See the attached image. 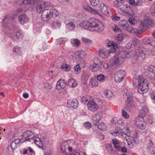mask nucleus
<instances>
[{"instance_id":"1","label":"nucleus","mask_w":155,"mask_h":155,"mask_svg":"<svg viewBox=\"0 0 155 155\" xmlns=\"http://www.w3.org/2000/svg\"><path fill=\"white\" fill-rule=\"evenodd\" d=\"M80 25L90 31L99 33L102 32L104 29L103 24L94 18H91L89 21H82L80 22Z\"/></svg>"},{"instance_id":"2","label":"nucleus","mask_w":155,"mask_h":155,"mask_svg":"<svg viewBox=\"0 0 155 155\" xmlns=\"http://www.w3.org/2000/svg\"><path fill=\"white\" fill-rule=\"evenodd\" d=\"M133 84L134 86L138 87L137 91L140 93L143 94L148 91V81L147 80L141 77H139L137 78H134L133 79Z\"/></svg>"},{"instance_id":"3","label":"nucleus","mask_w":155,"mask_h":155,"mask_svg":"<svg viewBox=\"0 0 155 155\" xmlns=\"http://www.w3.org/2000/svg\"><path fill=\"white\" fill-rule=\"evenodd\" d=\"M152 24V22L151 20L148 19L144 20L140 22L139 26L140 29L134 28L132 33L134 35L140 34L150 27Z\"/></svg>"},{"instance_id":"4","label":"nucleus","mask_w":155,"mask_h":155,"mask_svg":"<svg viewBox=\"0 0 155 155\" xmlns=\"http://www.w3.org/2000/svg\"><path fill=\"white\" fill-rule=\"evenodd\" d=\"M118 12L119 14L127 17L133 16L134 15V11L131 7L124 4L118 9Z\"/></svg>"},{"instance_id":"5","label":"nucleus","mask_w":155,"mask_h":155,"mask_svg":"<svg viewBox=\"0 0 155 155\" xmlns=\"http://www.w3.org/2000/svg\"><path fill=\"white\" fill-rule=\"evenodd\" d=\"M124 97L126 99V107L128 110H130L134 106L132 97L129 93L125 92L123 94Z\"/></svg>"},{"instance_id":"6","label":"nucleus","mask_w":155,"mask_h":155,"mask_svg":"<svg viewBox=\"0 0 155 155\" xmlns=\"http://www.w3.org/2000/svg\"><path fill=\"white\" fill-rule=\"evenodd\" d=\"M126 130V132H123V134H121V135L123 137H124V135L127 136L128 137V139H126L127 144L130 146V148H132L135 144L136 141L134 138L130 136V130L129 128H127ZM124 137L125 138H126V136Z\"/></svg>"},{"instance_id":"7","label":"nucleus","mask_w":155,"mask_h":155,"mask_svg":"<svg viewBox=\"0 0 155 155\" xmlns=\"http://www.w3.org/2000/svg\"><path fill=\"white\" fill-rule=\"evenodd\" d=\"M123 59L118 55L114 56L110 60V63L112 68H114L122 64L124 61Z\"/></svg>"},{"instance_id":"8","label":"nucleus","mask_w":155,"mask_h":155,"mask_svg":"<svg viewBox=\"0 0 155 155\" xmlns=\"http://www.w3.org/2000/svg\"><path fill=\"white\" fill-rule=\"evenodd\" d=\"M50 7H52L51 5ZM49 8H46L42 12L41 16L43 20L45 21H49L53 17L52 12H51V7Z\"/></svg>"},{"instance_id":"9","label":"nucleus","mask_w":155,"mask_h":155,"mask_svg":"<svg viewBox=\"0 0 155 155\" xmlns=\"http://www.w3.org/2000/svg\"><path fill=\"white\" fill-rule=\"evenodd\" d=\"M125 72L123 70H119L116 72L114 75L115 81L116 82H120L124 79Z\"/></svg>"},{"instance_id":"10","label":"nucleus","mask_w":155,"mask_h":155,"mask_svg":"<svg viewBox=\"0 0 155 155\" xmlns=\"http://www.w3.org/2000/svg\"><path fill=\"white\" fill-rule=\"evenodd\" d=\"M51 4L49 2H43L40 4H38L36 7V10L38 13H41L47 8H50Z\"/></svg>"},{"instance_id":"11","label":"nucleus","mask_w":155,"mask_h":155,"mask_svg":"<svg viewBox=\"0 0 155 155\" xmlns=\"http://www.w3.org/2000/svg\"><path fill=\"white\" fill-rule=\"evenodd\" d=\"M135 124L138 127L142 129H145L146 126V124L143 121V118L140 116L136 118Z\"/></svg>"},{"instance_id":"12","label":"nucleus","mask_w":155,"mask_h":155,"mask_svg":"<svg viewBox=\"0 0 155 155\" xmlns=\"http://www.w3.org/2000/svg\"><path fill=\"white\" fill-rule=\"evenodd\" d=\"M114 51L113 49H100L98 51V54L102 58H106L108 57L110 53L114 52Z\"/></svg>"},{"instance_id":"13","label":"nucleus","mask_w":155,"mask_h":155,"mask_svg":"<svg viewBox=\"0 0 155 155\" xmlns=\"http://www.w3.org/2000/svg\"><path fill=\"white\" fill-rule=\"evenodd\" d=\"M87 107L88 109L92 111H96L98 109V106L94 101L93 99L88 102L87 103Z\"/></svg>"},{"instance_id":"14","label":"nucleus","mask_w":155,"mask_h":155,"mask_svg":"<svg viewBox=\"0 0 155 155\" xmlns=\"http://www.w3.org/2000/svg\"><path fill=\"white\" fill-rule=\"evenodd\" d=\"M22 136L24 137L22 139H25V141H29L30 139L33 138V133L30 130H27L23 132L22 135Z\"/></svg>"},{"instance_id":"15","label":"nucleus","mask_w":155,"mask_h":155,"mask_svg":"<svg viewBox=\"0 0 155 155\" xmlns=\"http://www.w3.org/2000/svg\"><path fill=\"white\" fill-rule=\"evenodd\" d=\"M40 0H17V4L21 5H24L31 3L35 4L37 3Z\"/></svg>"},{"instance_id":"16","label":"nucleus","mask_w":155,"mask_h":155,"mask_svg":"<svg viewBox=\"0 0 155 155\" xmlns=\"http://www.w3.org/2000/svg\"><path fill=\"white\" fill-rule=\"evenodd\" d=\"M103 116L102 112L98 111L93 117V122L94 125H96L101 119Z\"/></svg>"},{"instance_id":"17","label":"nucleus","mask_w":155,"mask_h":155,"mask_svg":"<svg viewBox=\"0 0 155 155\" xmlns=\"http://www.w3.org/2000/svg\"><path fill=\"white\" fill-rule=\"evenodd\" d=\"M99 9L101 12L103 14L107 15L109 12V9L104 3H101L99 5Z\"/></svg>"},{"instance_id":"18","label":"nucleus","mask_w":155,"mask_h":155,"mask_svg":"<svg viewBox=\"0 0 155 155\" xmlns=\"http://www.w3.org/2000/svg\"><path fill=\"white\" fill-rule=\"evenodd\" d=\"M78 102L77 99H70L68 101L67 106L69 107L76 109L78 107Z\"/></svg>"},{"instance_id":"19","label":"nucleus","mask_w":155,"mask_h":155,"mask_svg":"<svg viewBox=\"0 0 155 155\" xmlns=\"http://www.w3.org/2000/svg\"><path fill=\"white\" fill-rule=\"evenodd\" d=\"M61 149L62 152L65 154L68 153L66 150L67 149H68L69 151L71 152L73 150L72 147L69 146L66 142L62 143L61 145Z\"/></svg>"},{"instance_id":"20","label":"nucleus","mask_w":155,"mask_h":155,"mask_svg":"<svg viewBox=\"0 0 155 155\" xmlns=\"http://www.w3.org/2000/svg\"><path fill=\"white\" fill-rule=\"evenodd\" d=\"M89 68L92 71L96 72L99 70L102 71V70L104 69L103 63L101 64L99 66L98 64H91Z\"/></svg>"},{"instance_id":"21","label":"nucleus","mask_w":155,"mask_h":155,"mask_svg":"<svg viewBox=\"0 0 155 155\" xmlns=\"http://www.w3.org/2000/svg\"><path fill=\"white\" fill-rule=\"evenodd\" d=\"M66 85V83L64 79L60 80L58 81L56 86V88L58 90L64 89Z\"/></svg>"},{"instance_id":"22","label":"nucleus","mask_w":155,"mask_h":155,"mask_svg":"<svg viewBox=\"0 0 155 155\" xmlns=\"http://www.w3.org/2000/svg\"><path fill=\"white\" fill-rule=\"evenodd\" d=\"M18 19L20 23L24 24L28 21L29 18L25 14H21L19 16Z\"/></svg>"},{"instance_id":"23","label":"nucleus","mask_w":155,"mask_h":155,"mask_svg":"<svg viewBox=\"0 0 155 155\" xmlns=\"http://www.w3.org/2000/svg\"><path fill=\"white\" fill-rule=\"evenodd\" d=\"M145 48H141L137 52L136 54L138 56V60L141 61L144 58L145 55Z\"/></svg>"},{"instance_id":"24","label":"nucleus","mask_w":155,"mask_h":155,"mask_svg":"<svg viewBox=\"0 0 155 155\" xmlns=\"http://www.w3.org/2000/svg\"><path fill=\"white\" fill-rule=\"evenodd\" d=\"M25 140L24 139H16L13 141L11 145V147L13 150L19 146V144L21 143L25 142Z\"/></svg>"},{"instance_id":"25","label":"nucleus","mask_w":155,"mask_h":155,"mask_svg":"<svg viewBox=\"0 0 155 155\" xmlns=\"http://www.w3.org/2000/svg\"><path fill=\"white\" fill-rule=\"evenodd\" d=\"M124 3V0H115L114 1L113 5L115 8H120Z\"/></svg>"},{"instance_id":"26","label":"nucleus","mask_w":155,"mask_h":155,"mask_svg":"<svg viewBox=\"0 0 155 155\" xmlns=\"http://www.w3.org/2000/svg\"><path fill=\"white\" fill-rule=\"evenodd\" d=\"M91 100H93L92 97L89 95H85L81 98V101L84 104L88 103Z\"/></svg>"},{"instance_id":"27","label":"nucleus","mask_w":155,"mask_h":155,"mask_svg":"<svg viewBox=\"0 0 155 155\" xmlns=\"http://www.w3.org/2000/svg\"><path fill=\"white\" fill-rule=\"evenodd\" d=\"M107 46L108 47L112 46L114 48V49H113L115 51V49L116 48H118L119 47V45L118 43H117L114 42V41H108L107 43Z\"/></svg>"},{"instance_id":"28","label":"nucleus","mask_w":155,"mask_h":155,"mask_svg":"<svg viewBox=\"0 0 155 155\" xmlns=\"http://www.w3.org/2000/svg\"><path fill=\"white\" fill-rule=\"evenodd\" d=\"M112 142L114 145V148L117 150L120 151L121 150V147L119 143V141L116 139H113Z\"/></svg>"},{"instance_id":"29","label":"nucleus","mask_w":155,"mask_h":155,"mask_svg":"<svg viewBox=\"0 0 155 155\" xmlns=\"http://www.w3.org/2000/svg\"><path fill=\"white\" fill-rule=\"evenodd\" d=\"M68 85L71 87H75L77 86L78 84L75 79L71 78L69 80Z\"/></svg>"},{"instance_id":"30","label":"nucleus","mask_w":155,"mask_h":155,"mask_svg":"<svg viewBox=\"0 0 155 155\" xmlns=\"http://www.w3.org/2000/svg\"><path fill=\"white\" fill-rule=\"evenodd\" d=\"M97 80L100 83L104 82L106 81L107 77L102 74H100L97 76Z\"/></svg>"},{"instance_id":"31","label":"nucleus","mask_w":155,"mask_h":155,"mask_svg":"<svg viewBox=\"0 0 155 155\" xmlns=\"http://www.w3.org/2000/svg\"><path fill=\"white\" fill-rule=\"evenodd\" d=\"M23 150V153L24 155L28 153H29L30 155H35V152L30 147L27 149H24Z\"/></svg>"},{"instance_id":"32","label":"nucleus","mask_w":155,"mask_h":155,"mask_svg":"<svg viewBox=\"0 0 155 155\" xmlns=\"http://www.w3.org/2000/svg\"><path fill=\"white\" fill-rule=\"evenodd\" d=\"M75 54L80 58H84L86 55L85 51L82 50H79L76 51Z\"/></svg>"},{"instance_id":"33","label":"nucleus","mask_w":155,"mask_h":155,"mask_svg":"<svg viewBox=\"0 0 155 155\" xmlns=\"http://www.w3.org/2000/svg\"><path fill=\"white\" fill-rule=\"evenodd\" d=\"M122 130L120 127H117L114 131H110L111 134L114 136H117L119 135L121 132Z\"/></svg>"},{"instance_id":"34","label":"nucleus","mask_w":155,"mask_h":155,"mask_svg":"<svg viewBox=\"0 0 155 155\" xmlns=\"http://www.w3.org/2000/svg\"><path fill=\"white\" fill-rule=\"evenodd\" d=\"M89 76L86 72H84L82 75L81 81L83 83L85 84Z\"/></svg>"},{"instance_id":"35","label":"nucleus","mask_w":155,"mask_h":155,"mask_svg":"<svg viewBox=\"0 0 155 155\" xmlns=\"http://www.w3.org/2000/svg\"><path fill=\"white\" fill-rule=\"evenodd\" d=\"M65 27L71 31L74 30L75 28V25L72 22L67 23Z\"/></svg>"},{"instance_id":"36","label":"nucleus","mask_w":155,"mask_h":155,"mask_svg":"<svg viewBox=\"0 0 155 155\" xmlns=\"http://www.w3.org/2000/svg\"><path fill=\"white\" fill-rule=\"evenodd\" d=\"M104 94L109 99L112 98L114 97V95L110 90L106 91Z\"/></svg>"},{"instance_id":"37","label":"nucleus","mask_w":155,"mask_h":155,"mask_svg":"<svg viewBox=\"0 0 155 155\" xmlns=\"http://www.w3.org/2000/svg\"><path fill=\"white\" fill-rule=\"evenodd\" d=\"M121 26L123 27L124 29H126L129 32L132 33L133 29L132 27L128 26V25L127 24H123Z\"/></svg>"},{"instance_id":"38","label":"nucleus","mask_w":155,"mask_h":155,"mask_svg":"<svg viewBox=\"0 0 155 155\" xmlns=\"http://www.w3.org/2000/svg\"><path fill=\"white\" fill-rule=\"evenodd\" d=\"M42 24L41 23H36L34 24V28L36 31L40 30L42 27Z\"/></svg>"},{"instance_id":"39","label":"nucleus","mask_w":155,"mask_h":155,"mask_svg":"<svg viewBox=\"0 0 155 155\" xmlns=\"http://www.w3.org/2000/svg\"><path fill=\"white\" fill-rule=\"evenodd\" d=\"M97 127L101 130L104 131L106 129L107 126L104 123L101 122L98 125Z\"/></svg>"},{"instance_id":"40","label":"nucleus","mask_w":155,"mask_h":155,"mask_svg":"<svg viewBox=\"0 0 155 155\" xmlns=\"http://www.w3.org/2000/svg\"><path fill=\"white\" fill-rule=\"evenodd\" d=\"M24 36L22 31L21 30L17 31L15 34V37L17 39H19L22 38Z\"/></svg>"},{"instance_id":"41","label":"nucleus","mask_w":155,"mask_h":155,"mask_svg":"<svg viewBox=\"0 0 155 155\" xmlns=\"http://www.w3.org/2000/svg\"><path fill=\"white\" fill-rule=\"evenodd\" d=\"M61 68L62 70H64L66 71H69L71 69L70 66L66 64H63L61 66Z\"/></svg>"},{"instance_id":"42","label":"nucleus","mask_w":155,"mask_h":155,"mask_svg":"<svg viewBox=\"0 0 155 155\" xmlns=\"http://www.w3.org/2000/svg\"><path fill=\"white\" fill-rule=\"evenodd\" d=\"M61 23L58 21H53L52 23V27L54 28H58L61 26Z\"/></svg>"},{"instance_id":"43","label":"nucleus","mask_w":155,"mask_h":155,"mask_svg":"<svg viewBox=\"0 0 155 155\" xmlns=\"http://www.w3.org/2000/svg\"><path fill=\"white\" fill-rule=\"evenodd\" d=\"M90 84L92 87H95L98 86V83L96 80L94 78H91L90 80Z\"/></svg>"},{"instance_id":"44","label":"nucleus","mask_w":155,"mask_h":155,"mask_svg":"<svg viewBox=\"0 0 155 155\" xmlns=\"http://www.w3.org/2000/svg\"><path fill=\"white\" fill-rule=\"evenodd\" d=\"M71 42L73 45H74L76 46H79L81 45L80 41L77 39H74L72 40Z\"/></svg>"},{"instance_id":"45","label":"nucleus","mask_w":155,"mask_h":155,"mask_svg":"<svg viewBox=\"0 0 155 155\" xmlns=\"http://www.w3.org/2000/svg\"><path fill=\"white\" fill-rule=\"evenodd\" d=\"M10 21V20L8 15L6 16L2 20V22L4 25H7V23L9 22Z\"/></svg>"},{"instance_id":"46","label":"nucleus","mask_w":155,"mask_h":155,"mask_svg":"<svg viewBox=\"0 0 155 155\" xmlns=\"http://www.w3.org/2000/svg\"><path fill=\"white\" fill-rule=\"evenodd\" d=\"M13 51H14L17 53L18 54H21V49L19 46H16L15 47L13 48Z\"/></svg>"},{"instance_id":"47","label":"nucleus","mask_w":155,"mask_h":155,"mask_svg":"<svg viewBox=\"0 0 155 155\" xmlns=\"http://www.w3.org/2000/svg\"><path fill=\"white\" fill-rule=\"evenodd\" d=\"M89 2L93 6H96L100 3L99 0H89Z\"/></svg>"},{"instance_id":"48","label":"nucleus","mask_w":155,"mask_h":155,"mask_svg":"<svg viewBox=\"0 0 155 155\" xmlns=\"http://www.w3.org/2000/svg\"><path fill=\"white\" fill-rule=\"evenodd\" d=\"M82 41L84 44H91L92 43V41L90 39L84 38H82Z\"/></svg>"},{"instance_id":"49","label":"nucleus","mask_w":155,"mask_h":155,"mask_svg":"<svg viewBox=\"0 0 155 155\" xmlns=\"http://www.w3.org/2000/svg\"><path fill=\"white\" fill-rule=\"evenodd\" d=\"M147 69L148 71L155 74V67L152 65L149 66L147 67Z\"/></svg>"},{"instance_id":"50","label":"nucleus","mask_w":155,"mask_h":155,"mask_svg":"<svg viewBox=\"0 0 155 155\" xmlns=\"http://www.w3.org/2000/svg\"><path fill=\"white\" fill-rule=\"evenodd\" d=\"M66 41V39L65 38H61L57 40V44H61Z\"/></svg>"},{"instance_id":"51","label":"nucleus","mask_w":155,"mask_h":155,"mask_svg":"<svg viewBox=\"0 0 155 155\" xmlns=\"http://www.w3.org/2000/svg\"><path fill=\"white\" fill-rule=\"evenodd\" d=\"M82 6L83 8L89 12L91 10V7L88 5L87 4L83 3L82 4Z\"/></svg>"},{"instance_id":"52","label":"nucleus","mask_w":155,"mask_h":155,"mask_svg":"<svg viewBox=\"0 0 155 155\" xmlns=\"http://www.w3.org/2000/svg\"><path fill=\"white\" fill-rule=\"evenodd\" d=\"M90 12L94 14H97L100 16L101 15V14L99 13V11L97 9H94L91 8Z\"/></svg>"},{"instance_id":"53","label":"nucleus","mask_w":155,"mask_h":155,"mask_svg":"<svg viewBox=\"0 0 155 155\" xmlns=\"http://www.w3.org/2000/svg\"><path fill=\"white\" fill-rule=\"evenodd\" d=\"M51 12H52V16H54V17L58 16L59 14V12L55 9H51Z\"/></svg>"},{"instance_id":"54","label":"nucleus","mask_w":155,"mask_h":155,"mask_svg":"<svg viewBox=\"0 0 155 155\" xmlns=\"http://www.w3.org/2000/svg\"><path fill=\"white\" fill-rule=\"evenodd\" d=\"M139 41L138 39L135 38L132 41L131 45L132 46H136L139 44Z\"/></svg>"},{"instance_id":"55","label":"nucleus","mask_w":155,"mask_h":155,"mask_svg":"<svg viewBox=\"0 0 155 155\" xmlns=\"http://www.w3.org/2000/svg\"><path fill=\"white\" fill-rule=\"evenodd\" d=\"M129 18L128 20V21L131 25H134L135 24L136 20L135 19L133 18V16H130L128 17Z\"/></svg>"},{"instance_id":"56","label":"nucleus","mask_w":155,"mask_h":155,"mask_svg":"<svg viewBox=\"0 0 155 155\" xmlns=\"http://www.w3.org/2000/svg\"><path fill=\"white\" fill-rule=\"evenodd\" d=\"M122 115L123 117L126 119H128L129 117V115L127 112L124 110H122Z\"/></svg>"},{"instance_id":"57","label":"nucleus","mask_w":155,"mask_h":155,"mask_svg":"<svg viewBox=\"0 0 155 155\" xmlns=\"http://www.w3.org/2000/svg\"><path fill=\"white\" fill-rule=\"evenodd\" d=\"M74 70L77 73H79L81 71V68L79 65H77L74 67Z\"/></svg>"},{"instance_id":"58","label":"nucleus","mask_w":155,"mask_h":155,"mask_svg":"<svg viewBox=\"0 0 155 155\" xmlns=\"http://www.w3.org/2000/svg\"><path fill=\"white\" fill-rule=\"evenodd\" d=\"M143 2L141 0H139L136 2L135 4V7L140 6L143 4Z\"/></svg>"},{"instance_id":"59","label":"nucleus","mask_w":155,"mask_h":155,"mask_svg":"<svg viewBox=\"0 0 155 155\" xmlns=\"http://www.w3.org/2000/svg\"><path fill=\"white\" fill-rule=\"evenodd\" d=\"M155 148L153 147H150L149 148L147 149V151L150 153L152 154H154L155 153Z\"/></svg>"},{"instance_id":"60","label":"nucleus","mask_w":155,"mask_h":155,"mask_svg":"<svg viewBox=\"0 0 155 155\" xmlns=\"http://www.w3.org/2000/svg\"><path fill=\"white\" fill-rule=\"evenodd\" d=\"M123 36L120 35H117V36H116L115 37V38L116 40L118 41H120L123 40Z\"/></svg>"},{"instance_id":"61","label":"nucleus","mask_w":155,"mask_h":155,"mask_svg":"<svg viewBox=\"0 0 155 155\" xmlns=\"http://www.w3.org/2000/svg\"><path fill=\"white\" fill-rule=\"evenodd\" d=\"M41 140V139H40L38 137L35 138L33 139V140L34 141L35 144L37 145L38 144V143H39V142H40Z\"/></svg>"},{"instance_id":"62","label":"nucleus","mask_w":155,"mask_h":155,"mask_svg":"<svg viewBox=\"0 0 155 155\" xmlns=\"http://www.w3.org/2000/svg\"><path fill=\"white\" fill-rule=\"evenodd\" d=\"M39 143L37 145L39 147L41 148L43 150H44L45 149V147L43 146V144L42 143L41 140L40 142H39Z\"/></svg>"},{"instance_id":"63","label":"nucleus","mask_w":155,"mask_h":155,"mask_svg":"<svg viewBox=\"0 0 155 155\" xmlns=\"http://www.w3.org/2000/svg\"><path fill=\"white\" fill-rule=\"evenodd\" d=\"M84 125L85 127L87 129H89L91 127V124L88 122L84 123Z\"/></svg>"},{"instance_id":"64","label":"nucleus","mask_w":155,"mask_h":155,"mask_svg":"<svg viewBox=\"0 0 155 155\" xmlns=\"http://www.w3.org/2000/svg\"><path fill=\"white\" fill-rule=\"evenodd\" d=\"M47 48V45L46 44H44L39 49L41 51H44Z\"/></svg>"}]
</instances>
